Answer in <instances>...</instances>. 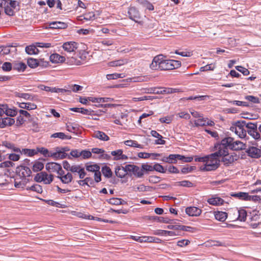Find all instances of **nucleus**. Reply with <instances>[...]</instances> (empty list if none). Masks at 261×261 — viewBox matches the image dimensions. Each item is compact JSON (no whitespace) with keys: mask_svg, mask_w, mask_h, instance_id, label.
Listing matches in <instances>:
<instances>
[{"mask_svg":"<svg viewBox=\"0 0 261 261\" xmlns=\"http://www.w3.org/2000/svg\"><path fill=\"white\" fill-rule=\"evenodd\" d=\"M79 44L74 41L66 42V64L80 65L82 62L77 59Z\"/></svg>","mask_w":261,"mask_h":261,"instance_id":"f257e3e1","label":"nucleus"},{"mask_svg":"<svg viewBox=\"0 0 261 261\" xmlns=\"http://www.w3.org/2000/svg\"><path fill=\"white\" fill-rule=\"evenodd\" d=\"M219 152H215L207 155L206 161L203 166L200 167L201 171H214L220 166V160L218 159Z\"/></svg>","mask_w":261,"mask_h":261,"instance_id":"f03ea898","label":"nucleus"},{"mask_svg":"<svg viewBox=\"0 0 261 261\" xmlns=\"http://www.w3.org/2000/svg\"><path fill=\"white\" fill-rule=\"evenodd\" d=\"M2 145L10 149L12 151L19 153L21 154H24L28 156H33L36 154V149L20 148L17 147L12 143L8 141L2 142Z\"/></svg>","mask_w":261,"mask_h":261,"instance_id":"7ed1b4c3","label":"nucleus"},{"mask_svg":"<svg viewBox=\"0 0 261 261\" xmlns=\"http://www.w3.org/2000/svg\"><path fill=\"white\" fill-rule=\"evenodd\" d=\"M234 139L230 137H227L223 139L221 142L216 143L214 146V149L217 152L226 153L228 149L232 150Z\"/></svg>","mask_w":261,"mask_h":261,"instance_id":"20e7f679","label":"nucleus"},{"mask_svg":"<svg viewBox=\"0 0 261 261\" xmlns=\"http://www.w3.org/2000/svg\"><path fill=\"white\" fill-rule=\"evenodd\" d=\"M45 168L49 172H57L58 174V177L63 183H65V175H63L64 171L60 164L54 162L48 163L45 166Z\"/></svg>","mask_w":261,"mask_h":261,"instance_id":"39448f33","label":"nucleus"},{"mask_svg":"<svg viewBox=\"0 0 261 261\" xmlns=\"http://www.w3.org/2000/svg\"><path fill=\"white\" fill-rule=\"evenodd\" d=\"M162 62L159 67L161 70H169L177 69L181 66V62L175 60H164V57L162 58Z\"/></svg>","mask_w":261,"mask_h":261,"instance_id":"423d86ee","label":"nucleus"},{"mask_svg":"<svg viewBox=\"0 0 261 261\" xmlns=\"http://www.w3.org/2000/svg\"><path fill=\"white\" fill-rule=\"evenodd\" d=\"M247 223L253 228L257 227L259 224H261L260 222V213L259 211L255 210L251 212H249Z\"/></svg>","mask_w":261,"mask_h":261,"instance_id":"0eeeda50","label":"nucleus"},{"mask_svg":"<svg viewBox=\"0 0 261 261\" xmlns=\"http://www.w3.org/2000/svg\"><path fill=\"white\" fill-rule=\"evenodd\" d=\"M219 157H222L221 162L224 163V165L228 166L230 164L233 163L235 161L238 160L239 157L236 153H233L231 154H229L228 151L226 153H223V152H219Z\"/></svg>","mask_w":261,"mask_h":261,"instance_id":"6e6552de","label":"nucleus"},{"mask_svg":"<svg viewBox=\"0 0 261 261\" xmlns=\"http://www.w3.org/2000/svg\"><path fill=\"white\" fill-rule=\"evenodd\" d=\"M127 15L129 19L140 25H143V22L140 20L141 15L139 11L135 7H130L127 11Z\"/></svg>","mask_w":261,"mask_h":261,"instance_id":"1a4fd4ad","label":"nucleus"},{"mask_svg":"<svg viewBox=\"0 0 261 261\" xmlns=\"http://www.w3.org/2000/svg\"><path fill=\"white\" fill-rule=\"evenodd\" d=\"M35 180L39 182H43L45 184H49L53 180V176L47 174L45 172H41L36 175Z\"/></svg>","mask_w":261,"mask_h":261,"instance_id":"9d476101","label":"nucleus"},{"mask_svg":"<svg viewBox=\"0 0 261 261\" xmlns=\"http://www.w3.org/2000/svg\"><path fill=\"white\" fill-rule=\"evenodd\" d=\"M16 172L19 178L30 179L32 171L29 167L20 166L17 168Z\"/></svg>","mask_w":261,"mask_h":261,"instance_id":"9b49d317","label":"nucleus"},{"mask_svg":"<svg viewBox=\"0 0 261 261\" xmlns=\"http://www.w3.org/2000/svg\"><path fill=\"white\" fill-rule=\"evenodd\" d=\"M248 214L249 212L243 208L236 210L233 215H236L237 217H236L234 220H238L240 221L245 222L246 220L247 221Z\"/></svg>","mask_w":261,"mask_h":261,"instance_id":"f8f14e48","label":"nucleus"},{"mask_svg":"<svg viewBox=\"0 0 261 261\" xmlns=\"http://www.w3.org/2000/svg\"><path fill=\"white\" fill-rule=\"evenodd\" d=\"M247 155L251 158L258 159L261 156V149L250 146L246 150Z\"/></svg>","mask_w":261,"mask_h":261,"instance_id":"ddd939ff","label":"nucleus"},{"mask_svg":"<svg viewBox=\"0 0 261 261\" xmlns=\"http://www.w3.org/2000/svg\"><path fill=\"white\" fill-rule=\"evenodd\" d=\"M3 112V114H5L7 116H14L17 115V112L15 109H10L8 108L7 105H3L0 108V113Z\"/></svg>","mask_w":261,"mask_h":261,"instance_id":"4468645a","label":"nucleus"},{"mask_svg":"<svg viewBox=\"0 0 261 261\" xmlns=\"http://www.w3.org/2000/svg\"><path fill=\"white\" fill-rule=\"evenodd\" d=\"M162 58H163V56L162 55L156 56L153 58L152 63L150 64V68L151 69L154 70H161V67H159V66L162 62Z\"/></svg>","mask_w":261,"mask_h":261,"instance_id":"2eb2a0df","label":"nucleus"},{"mask_svg":"<svg viewBox=\"0 0 261 261\" xmlns=\"http://www.w3.org/2000/svg\"><path fill=\"white\" fill-rule=\"evenodd\" d=\"M50 157L55 159H62L65 158V148L60 149L57 147L55 152H52Z\"/></svg>","mask_w":261,"mask_h":261,"instance_id":"dca6fc26","label":"nucleus"},{"mask_svg":"<svg viewBox=\"0 0 261 261\" xmlns=\"http://www.w3.org/2000/svg\"><path fill=\"white\" fill-rule=\"evenodd\" d=\"M186 213L190 216H199L202 213V210L195 206H190L186 208Z\"/></svg>","mask_w":261,"mask_h":261,"instance_id":"f3484780","label":"nucleus"},{"mask_svg":"<svg viewBox=\"0 0 261 261\" xmlns=\"http://www.w3.org/2000/svg\"><path fill=\"white\" fill-rule=\"evenodd\" d=\"M16 46L12 45H1L0 46V55H8L11 51H16Z\"/></svg>","mask_w":261,"mask_h":261,"instance_id":"a211bd4d","label":"nucleus"},{"mask_svg":"<svg viewBox=\"0 0 261 261\" xmlns=\"http://www.w3.org/2000/svg\"><path fill=\"white\" fill-rule=\"evenodd\" d=\"M148 219L149 220L158 221L159 222H163L165 223L171 224L173 223V220L169 219L167 217H158V216H148Z\"/></svg>","mask_w":261,"mask_h":261,"instance_id":"6ab92c4d","label":"nucleus"},{"mask_svg":"<svg viewBox=\"0 0 261 261\" xmlns=\"http://www.w3.org/2000/svg\"><path fill=\"white\" fill-rule=\"evenodd\" d=\"M16 178L14 181V186L16 188L24 189L27 184L30 181V179H25L22 178Z\"/></svg>","mask_w":261,"mask_h":261,"instance_id":"aec40b11","label":"nucleus"},{"mask_svg":"<svg viewBox=\"0 0 261 261\" xmlns=\"http://www.w3.org/2000/svg\"><path fill=\"white\" fill-rule=\"evenodd\" d=\"M207 202L212 205H219L223 204L224 200L220 197L214 196L208 198Z\"/></svg>","mask_w":261,"mask_h":261,"instance_id":"412c9836","label":"nucleus"},{"mask_svg":"<svg viewBox=\"0 0 261 261\" xmlns=\"http://www.w3.org/2000/svg\"><path fill=\"white\" fill-rule=\"evenodd\" d=\"M95 18V15L93 12H89L85 13L83 15H81L77 17V19L78 21H83L85 20L86 21L94 20Z\"/></svg>","mask_w":261,"mask_h":261,"instance_id":"4be33fe9","label":"nucleus"},{"mask_svg":"<svg viewBox=\"0 0 261 261\" xmlns=\"http://www.w3.org/2000/svg\"><path fill=\"white\" fill-rule=\"evenodd\" d=\"M80 185L84 186L85 185L88 186L89 187H94V181L93 179L90 177H87L83 180H80L78 181Z\"/></svg>","mask_w":261,"mask_h":261,"instance_id":"5701e85b","label":"nucleus"},{"mask_svg":"<svg viewBox=\"0 0 261 261\" xmlns=\"http://www.w3.org/2000/svg\"><path fill=\"white\" fill-rule=\"evenodd\" d=\"M83 89V86L76 84H69L68 86L66 87V94H68L69 93H70L71 91L77 92L78 91H82Z\"/></svg>","mask_w":261,"mask_h":261,"instance_id":"b1692460","label":"nucleus"},{"mask_svg":"<svg viewBox=\"0 0 261 261\" xmlns=\"http://www.w3.org/2000/svg\"><path fill=\"white\" fill-rule=\"evenodd\" d=\"M20 108L26 109L27 110H33L37 109V106L36 104L31 102H20L19 104Z\"/></svg>","mask_w":261,"mask_h":261,"instance_id":"393cba45","label":"nucleus"},{"mask_svg":"<svg viewBox=\"0 0 261 261\" xmlns=\"http://www.w3.org/2000/svg\"><path fill=\"white\" fill-rule=\"evenodd\" d=\"M64 57L58 54H53L49 57V60L53 63H58L64 61Z\"/></svg>","mask_w":261,"mask_h":261,"instance_id":"a878e982","label":"nucleus"},{"mask_svg":"<svg viewBox=\"0 0 261 261\" xmlns=\"http://www.w3.org/2000/svg\"><path fill=\"white\" fill-rule=\"evenodd\" d=\"M246 145L240 141H234L233 140L232 146V150H241L245 149Z\"/></svg>","mask_w":261,"mask_h":261,"instance_id":"bb28decb","label":"nucleus"},{"mask_svg":"<svg viewBox=\"0 0 261 261\" xmlns=\"http://www.w3.org/2000/svg\"><path fill=\"white\" fill-rule=\"evenodd\" d=\"M215 217L217 220L224 222L228 217V214L224 212L217 211L215 212Z\"/></svg>","mask_w":261,"mask_h":261,"instance_id":"cd10ccee","label":"nucleus"},{"mask_svg":"<svg viewBox=\"0 0 261 261\" xmlns=\"http://www.w3.org/2000/svg\"><path fill=\"white\" fill-rule=\"evenodd\" d=\"M115 174L119 178H123L126 175V170H124V167L122 166H117L115 168Z\"/></svg>","mask_w":261,"mask_h":261,"instance_id":"c85d7f7f","label":"nucleus"},{"mask_svg":"<svg viewBox=\"0 0 261 261\" xmlns=\"http://www.w3.org/2000/svg\"><path fill=\"white\" fill-rule=\"evenodd\" d=\"M93 137L102 141H108L110 139V138L108 135L101 131L95 132L93 134Z\"/></svg>","mask_w":261,"mask_h":261,"instance_id":"c756f323","label":"nucleus"},{"mask_svg":"<svg viewBox=\"0 0 261 261\" xmlns=\"http://www.w3.org/2000/svg\"><path fill=\"white\" fill-rule=\"evenodd\" d=\"M107 201L112 205H121V204H124L126 203V201H125L124 200H123L121 198H112L109 199H107Z\"/></svg>","mask_w":261,"mask_h":261,"instance_id":"7c9ffc66","label":"nucleus"},{"mask_svg":"<svg viewBox=\"0 0 261 261\" xmlns=\"http://www.w3.org/2000/svg\"><path fill=\"white\" fill-rule=\"evenodd\" d=\"M162 87H151L149 88H146L144 89L145 93H151L160 94L162 93Z\"/></svg>","mask_w":261,"mask_h":261,"instance_id":"2f4dec72","label":"nucleus"},{"mask_svg":"<svg viewBox=\"0 0 261 261\" xmlns=\"http://www.w3.org/2000/svg\"><path fill=\"white\" fill-rule=\"evenodd\" d=\"M184 158L182 155L178 154H171L168 156V159L170 162L169 164H175L177 160H182Z\"/></svg>","mask_w":261,"mask_h":261,"instance_id":"473e14b6","label":"nucleus"},{"mask_svg":"<svg viewBox=\"0 0 261 261\" xmlns=\"http://www.w3.org/2000/svg\"><path fill=\"white\" fill-rule=\"evenodd\" d=\"M15 122V120L13 118L10 117H4L3 122L0 124V127L3 128L7 125H11Z\"/></svg>","mask_w":261,"mask_h":261,"instance_id":"72a5a7b5","label":"nucleus"},{"mask_svg":"<svg viewBox=\"0 0 261 261\" xmlns=\"http://www.w3.org/2000/svg\"><path fill=\"white\" fill-rule=\"evenodd\" d=\"M36 154L40 152L45 157H50L52 152H49L48 150L44 147H37L36 149Z\"/></svg>","mask_w":261,"mask_h":261,"instance_id":"f704fd0d","label":"nucleus"},{"mask_svg":"<svg viewBox=\"0 0 261 261\" xmlns=\"http://www.w3.org/2000/svg\"><path fill=\"white\" fill-rule=\"evenodd\" d=\"M37 45H30L25 47V51L29 55H35L39 53Z\"/></svg>","mask_w":261,"mask_h":261,"instance_id":"c9c22d12","label":"nucleus"},{"mask_svg":"<svg viewBox=\"0 0 261 261\" xmlns=\"http://www.w3.org/2000/svg\"><path fill=\"white\" fill-rule=\"evenodd\" d=\"M101 172L102 173L103 175L107 178H110L112 177L113 173L111 169V168L107 166H105L102 167L101 168Z\"/></svg>","mask_w":261,"mask_h":261,"instance_id":"e433bc0d","label":"nucleus"},{"mask_svg":"<svg viewBox=\"0 0 261 261\" xmlns=\"http://www.w3.org/2000/svg\"><path fill=\"white\" fill-rule=\"evenodd\" d=\"M27 63L28 66L32 68L37 67L40 64L38 60L32 58L28 59Z\"/></svg>","mask_w":261,"mask_h":261,"instance_id":"4c0bfd02","label":"nucleus"},{"mask_svg":"<svg viewBox=\"0 0 261 261\" xmlns=\"http://www.w3.org/2000/svg\"><path fill=\"white\" fill-rule=\"evenodd\" d=\"M230 195L233 197L237 198L241 200H246L247 193L240 192L238 193H231Z\"/></svg>","mask_w":261,"mask_h":261,"instance_id":"58836bf2","label":"nucleus"},{"mask_svg":"<svg viewBox=\"0 0 261 261\" xmlns=\"http://www.w3.org/2000/svg\"><path fill=\"white\" fill-rule=\"evenodd\" d=\"M86 170L89 172H95L100 170V166L97 164L89 165L87 164L85 165Z\"/></svg>","mask_w":261,"mask_h":261,"instance_id":"ea45409f","label":"nucleus"},{"mask_svg":"<svg viewBox=\"0 0 261 261\" xmlns=\"http://www.w3.org/2000/svg\"><path fill=\"white\" fill-rule=\"evenodd\" d=\"M15 96L27 100H32L34 99V97L32 95L26 93L16 92L15 93Z\"/></svg>","mask_w":261,"mask_h":261,"instance_id":"a19ab883","label":"nucleus"},{"mask_svg":"<svg viewBox=\"0 0 261 261\" xmlns=\"http://www.w3.org/2000/svg\"><path fill=\"white\" fill-rule=\"evenodd\" d=\"M27 68V65L22 62L15 63L14 65V69L18 71H23Z\"/></svg>","mask_w":261,"mask_h":261,"instance_id":"79ce46f5","label":"nucleus"},{"mask_svg":"<svg viewBox=\"0 0 261 261\" xmlns=\"http://www.w3.org/2000/svg\"><path fill=\"white\" fill-rule=\"evenodd\" d=\"M175 185L188 188L193 187V184L189 180L177 181L175 183Z\"/></svg>","mask_w":261,"mask_h":261,"instance_id":"37998d69","label":"nucleus"},{"mask_svg":"<svg viewBox=\"0 0 261 261\" xmlns=\"http://www.w3.org/2000/svg\"><path fill=\"white\" fill-rule=\"evenodd\" d=\"M44 168V164L40 161H36L33 166L32 169L34 172L41 171Z\"/></svg>","mask_w":261,"mask_h":261,"instance_id":"c03bdc74","label":"nucleus"},{"mask_svg":"<svg viewBox=\"0 0 261 261\" xmlns=\"http://www.w3.org/2000/svg\"><path fill=\"white\" fill-rule=\"evenodd\" d=\"M26 189L27 190L35 191L38 193H41L43 191L41 186L38 184H34L31 187H28L26 188Z\"/></svg>","mask_w":261,"mask_h":261,"instance_id":"a18cd8bd","label":"nucleus"},{"mask_svg":"<svg viewBox=\"0 0 261 261\" xmlns=\"http://www.w3.org/2000/svg\"><path fill=\"white\" fill-rule=\"evenodd\" d=\"M151 155L155 156H159L161 155V154H160V153H147V152H140L138 153V156L140 158L147 159V158H149L150 156V155Z\"/></svg>","mask_w":261,"mask_h":261,"instance_id":"49530a36","label":"nucleus"},{"mask_svg":"<svg viewBox=\"0 0 261 261\" xmlns=\"http://www.w3.org/2000/svg\"><path fill=\"white\" fill-rule=\"evenodd\" d=\"M133 169V173L134 175L137 176L138 177H142L144 174L142 168L140 169L138 166L135 165Z\"/></svg>","mask_w":261,"mask_h":261,"instance_id":"de8ad7c7","label":"nucleus"},{"mask_svg":"<svg viewBox=\"0 0 261 261\" xmlns=\"http://www.w3.org/2000/svg\"><path fill=\"white\" fill-rule=\"evenodd\" d=\"M79 154L80 155V157L83 159H89L92 155L91 152L87 150H82L80 151V153H79Z\"/></svg>","mask_w":261,"mask_h":261,"instance_id":"09e8293b","label":"nucleus"},{"mask_svg":"<svg viewBox=\"0 0 261 261\" xmlns=\"http://www.w3.org/2000/svg\"><path fill=\"white\" fill-rule=\"evenodd\" d=\"M81 169L80 166H70V164L66 161V170H69L72 172H77L79 170Z\"/></svg>","mask_w":261,"mask_h":261,"instance_id":"8fccbe9b","label":"nucleus"},{"mask_svg":"<svg viewBox=\"0 0 261 261\" xmlns=\"http://www.w3.org/2000/svg\"><path fill=\"white\" fill-rule=\"evenodd\" d=\"M153 170L157 172L164 173L166 172V169H165L164 167L159 163H156L153 166Z\"/></svg>","mask_w":261,"mask_h":261,"instance_id":"3c124183","label":"nucleus"},{"mask_svg":"<svg viewBox=\"0 0 261 261\" xmlns=\"http://www.w3.org/2000/svg\"><path fill=\"white\" fill-rule=\"evenodd\" d=\"M207 118L198 119L194 122V125L196 127L206 126V121Z\"/></svg>","mask_w":261,"mask_h":261,"instance_id":"603ef678","label":"nucleus"},{"mask_svg":"<svg viewBox=\"0 0 261 261\" xmlns=\"http://www.w3.org/2000/svg\"><path fill=\"white\" fill-rule=\"evenodd\" d=\"M20 153H10L8 154V159L12 161L16 162L18 161L20 159Z\"/></svg>","mask_w":261,"mask_h":261,"instance_id":"864d4df0","label":"nucleus"},{"mask_svg":"<svg viewBox=\"0 0 261 261\" xmlns=\"http://www.w3.org/2000/svg\"><path fill=\"white\" fill-rule=\"evenodd\" d=\"M245 98L253 103H259L260 102L259 98L253 95H247L245 97Z\"/></svg>","mask_w":261,"mask_h":261,"instance_id":"5fc2aeb1","label":"nucleus"},{"mask_svg":"<svg viewBox=\"0 0 261 261\" xmlns=\"http://www.w3.org/2000/svg\"><path fill=\"white\" fill-rule=\"evenodd\" d=\"M247 132L249 135L252 136L255 140H259L260 139V136L259 133L257 130H247Z\"/></svg>","mask_w":261,"mask_h":261,"instance_id":"6e6d98bb","label":"nucleus"},{"mask_svg":"<svg viewBox=\"0 0 261 261\" xmlns=\"http://www.w3.org/2000/svg\"><path fill=\"white\" fill-rule=\"evenodd\" d=\"M5 9V12L6 14L9 16H13L14 14V9L10 7L8 4L3 6Z\"/></svg>","mask_w":261,"mask_h":261,"instance_id":"4d7b16f0","label":"nucleus"},{"mask_svg":"<svg viewBox=\"0 0 261 261\" xmlns=\"http://www.w3.org/2000/svg\"><path fill=\"white\" fill-rule=\"evenodd\" d=\"M246 200L252 201L254 202H257V201H260L261 200V198L259 196H258V195L251 196V195H249L248 194V193H247Z\"/></svg>","mask_w":261,"mask_h":261,"instance_id":"13d9d810","label":"nucleus"},{"mask_svg":"<svg viewBox=\"0 0 261 261\" xmlns=\"http://www.w3.org/2000/svg\"><path fill=\"white\" fill-rule=\"evenodd\" d=\"M80 113L84 115H93L94 111L91 109H87L84 108H80Z\"/></svg>","mask_w":261,"mask_h":261,"instance_id":"bf43d9fd","label":"nucleus"},{"mask_svg":"<svg viewBox=\"0 0 261 261\" xmlns=\"http://www.w3.org/2000/svg\"><path fill=\"white\" fill-rule=\"evenodd\" d=\"M52 25L51 28L53 29H64L65 24L61 22H54L50 24Z\"/></svg>","mask_w":261,"mask_h":261,"instance_id":"052dcab7","label":"nucleus"},{"mask_svg":"<svg viewBox=\"0 0 261 261\" xmlns=\"http://www.w3.org/2000/svg\"><path fill=\"white\" fill-rule=\"evenodd\" d=\"M196 168L195 166L184 167L181 169V171L183 174H186L192 172Z\"/></svg>","mask_w":261,"mask_h":261,"instance_id":"680f3d73","label":"nucleus"},{"mask_svg":"<svg viewBox=\"0 0 261 261\" xmlns=\"http://www.w3.org/2000/svg\"><path fill=\"white\" fill-rule=\"evenodd\" d=\"M236 69L242 73L244 75H248V74H249V71L247 69L243 67L237 66L236 67Z\"/></svg>","mask_w":261,"mask_h":261,"instance_id":"e2e57ef3","label":"nucleus"},{"mask_svg":"<svg viewBox=\"0 0 261 261\" xmlns=\"http://www.w3.org/2000/svg\"><path fill=\"white\" fill-rule=\"evenodd\" d=\"M94 179H93V180L94 181V183H98L101 180V174L100 170H98V171L94 172Z\"/></svg>","mask_w":261,"mask_h":261,"instance_id":"0e129e2a","label":"nucleus"},{"mask_svg":"<svg viewBox=\"0 0 261 261\" xmlns=\"http://www.w3.org/2000/svg\"><path fill=\"white\" fill-rule=\"evenodd\" d=\"M246 128H247V129H248L247 130H257V123H252L250 122H248V123L247 124V125H246Z\"/></svg>","mask_w":261,"mask_h":261,"instance_id":"69168bd1","label":"nucleus"},{"mask_svg":"<svg viewBox=\"0 0 261 261\" xmlns=\"http://www.w3.org/2000/svg\"><path fill=\"white\" fill-rule=\"evenodd\" d=\"M121 77H122V76H121V74L119 73H113L107 75V78L108 80H115Z\"/></svg>","mask_w":261,"mask_h":261,"instance_id":"338daca9","label":"nucleus"},{"mask_svg":"<svg viewBox=\"0 0 261 261\" xmlns=\"http://www.w3.org/2000/svg\"><path fill=\"white\" fill-rule=\"evenodd\" d=\"M190 243V241L189 240L182 239L177 242V245L180 247H182L184 246H187Z\"/></svg>","mask_w":261,"mask_h":261,"instance_id":"774afa93","label":"nucleus"}]
</instances>
